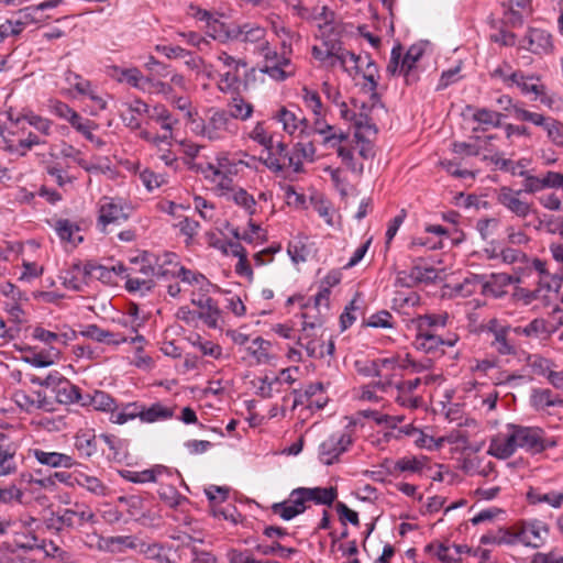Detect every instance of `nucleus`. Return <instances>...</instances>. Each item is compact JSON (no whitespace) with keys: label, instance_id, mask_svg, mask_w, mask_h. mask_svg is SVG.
<instances>
[{"label":"nucleus","instance_id":"nucleus-57","mask_svg":"<svg viewBox=\"0 0 563 563\" xmlns=\"http://www.w3.org/2000/svg\"><path fill=\"white\" fill-rule=\"evenodd\" d=\"M37 399L32 398L24 390H16L13 394L14 402L25 411H32L33 409H40L44 407L45 397L40 391L36 393Z\"/></svg>","mask_w":563,"mask_h":563},{"label":"nucleus","instance_id":"nucleus-28","mask_svg":"<svg viewBox=\"0 0 563 563\" xmlns=\"http://www.w3.org/2000/svg\"><path fill=\"white\" fill-rule=\"evenodd\" d=\"M314 152V146L310 141L297 142L288 156V168L291 169L294 174L302 172L303 163L311 162Z\"/></svg>","mask_w":563,"mask_h":563},{"label":"nucleus","instance_id":"nucleus-21","mask_svg":"<svg viewBox=\"0 0 563 563\" xmlns=\"http://www.w3.org/2000/svg\"><path fill=\"white\" fill-rule=\"evenodd\" d=\"M256 52L263 57V65L260 70L267 74L269 77L280 80L282 79V57L278 55L277 48L272 47L269 42H263L256 46Z\"/></svg>","mask_w":563,"mask_h":563},{"label":"nucleus","instance_id":"nucleus-53","mask_svg":"<svg viewBox=\"0 0 563 563\" xmlns=\"http://www.w3.org/2000/svg\"><path fill=\"white\" fill-rule=\"evenodd\" d=\"M494 136H487L486 139L477 137L474 142H457L453 144V152L460 155L476 156L479 155L483 150H486L488 141L493 140Z\"/></svg>","mask_w":563,"mask_h":563},{"label":"nucleus","instance_id":"nucleus-31","mask_svg":"<svg viewBox=\"0 0 563 563\" xmlns=\"http://www.w3.org/2000/svg\"><path fill=\"white\" fill-rule=\"evenodd\" d=\"M32 454L38 463L54 468H70L76 464L75 460L70 455L64 453L46 452L41 449H33Z\"/></svg>","mask_w":563,"mask_h":563},{"label":"nucleus","instance_id":"nucleus-42","mask_svg":"<svg viewBox=\"0 0 563 563\" xmlns=\"http://www.w3.org/2000/svg\"><path fill=\"white\" fill-rule=\"evenodd\" d=\"M424 551L428 554L435 556L442 563H461L459 549H452V547L444 543L433 542L427 544Z\"/></svg>","mask_w":563,"mask_h":563},{"label":"nucleus","instance_id":"nucleus-15","mask_svg":"<svg viewBox=\"0 0 563 563\" xmlns=\"http://www.w3.org/2000/svg\"><path fill=\"white\" fill-rule=\"evenodd\" d=\"M339 62L345 71L352 74L353 71L358 73L364 62H366L367 73L364 75L365 79L371 82L372 88H376L377 81L374 73L376 71L375 64L366 57L363 59L361 56L355 55L349 51H342L334 57V63Z\"/></svg>","mask_w":563,"mask_h":563},{"label":"nucleus","instance_id":"nucleus-61","mask_svg":"<svg viewBox=\"0 0 563 563\" xmlns=\"http://www.w3.org/2000/svg\"><path fill=\"white\" fill-rule=\"evenodd\" d=\"M157 493L159 498L172 508L181 507L188 503L186 497L181 496L175 487L169 485H162Z\"/></svg>","mask_w":563,"mask_h":563},{"label":"nucleus","instance_id":"nucleus-36","mask_svg":"<svg viewBox=\"0 0 563 563\" xmlns=\"http://www.w3.org/2000/svg\"><path fill=\"white\" fill-rule=\"evenodd\" d=\"M449 314L446 312L441 313H428L413 318L411 324L416 331H428L444 328L448 324Z\"/></svg>","mask_w":563,"mask_h":563},{"label":"nucleus","instance_id":"nucleus-59","mask_svg":"<svg viewBox=\"0 0 563 563\" xmlns=\"http://www.w3.org/2000/svg\"><path fill=\"white\" fill-rule=\"evenodd\" d=\"M314 21L320 31V36L328 37L335 31L334 13L325 7L314 16Z\"/></svg>","mask_w":563,"mask_h":563},{"label":"nucleus","instance_id":"nucleus-48","mask_svg":"<svg viewBox=\"0 0 563 563\" xmlns=\"http://www.w3.org/2000/svg\"><path fill=\"white\" fill-rule=\"evenodd\" d=\"M15 454L16 448L10 442L0 449V476H7L16 472Z\"/></svg>","mask_w":563,"mask_h":563},{"label":"nucleus","instance_id":"nucleus-45","mask_svg":"<svg viewBox=\"0 0 563 563\" xmlns=\"http://www.w3.org/2000/svg\"><path fill=\"white\" fill-rule=\"evenodd\" d=\"M428 459L423 455H408L395 463V471L401 473H420L427 467Z\"/></svg>","mask_w":563,"mask_h":563},{"label":"nucleus","instance_id":"nucleus-17","mask_svg":"<svg viewBox=\"0 0 563 563\" xmlns=\"http://www.w3.org/2000/svg\"><path fill=\"white\" fill-rule=\"evenodd\" d=\"M511 328L500 323L497 319H493L487 324V331L492 334V347L501 355H510L516 351L515 344L509 340L508 335Z\"/></svg>","mask_w":563,"mask_h":563},{"label":"nucleus","instance_id":"nucleus-11","mask_svg":"<svg viewBox=\"0 0 563 563\" xmlns=\"http://www.w3.org/2000/svg\"><path fill=\"white\" fill-rule=\"evenodd\" d=\"M523 177L522 191L526 194H536L543 189H562L563 191V174L549 170L542 176H536L528 170L518 172Z\"/></svg>","mask_w":563,"mask_h":563},{"label":"nucleus","instance_id":"nucleus-38","mask_svg":"<svg viewBox=\"0 0 563 563\" xmlns=\"http://www.w3.org/2000/svg\"><path fill=\"white\" fill-rule=\"evenodd\" d=\"M81 335L86 336L88 339H91L93 341H97V342L115 344V345L128 341L126 336H124L120 333H114V332H111L108 330H103L96 324L87 325L81 331Z\"/></svg>","mask_w":563,"mask_h":563},{"label":"nucleus","instance_id":"nucleus-4","mask_svg":"<svg viewBox=\"0 0 563 563\" xmlns=\"http://www.w3.org/2000/svg\"><path fill=\"white\" fill-rule=\"evenodd\" d=\"M217 60L220 64L217 69L219 74L218 89L223 93L238 92L241 84L239 70L241 67H245L246 63L243 59L234 58L225 52H221L217 56Z\"/></svg>","mask_w":563,"mask_h":563},{"label":"nucleus","instance_id":"nucleus-13","mask_svg":"<svg viewBox=\"0 0 563 563\" xmlns=\"http://www.w3.org/2000/svg\"><path fill=\"white\" fill-rule=\"evenodd\" d=\"M474 279L481 285L483 295L494 298L503 297L509 285L520 283V277H514L506 273H493L489 276L476 275Z\"/></svg>","mask_w":563,"mask_h":563},{"label":"nucleus","instance_id":"nucleus-52","mask_svg":"<svg viewBox=\"0 0 563 563\" xmlns=\"http://www.w3.org/2000/svg\"><path fill=\"white\" fill-rule=\"evenodd\" d=\"M206 178H210L217 175L235 174L236 166L233 164L228 156L221 155L217 157V164L208 163L206 167L201 168Z\"/></svg>","mask_w":563,"mask_h":563},{"label":"nucleus","instance_id":"nucleus-62","mask_svg":"<svg viewBox=\"0 0 563 563\" xmlns=\"http://www.w3.org/2000/svg\"><path fill=\"white\" fill-rule=\"evenodd\" d=\"M176 277L180 278L183 283H186L188 285L199 286L200 290H203V291H208V288L210 286L209 280L202 274L187 269L184 266L179 267V271H178V274Z\"/></svg>","mask_w":563,"mask_h":563},{"label":"nucleus","instance_id":"nucleus-37","mask_svg":"<svg viewBox=\"0 0 563 563\" xmlns=\"http://www.w3.org/2000/svg\"><path fill=\"white\" fill-rule=\"evenodd\" d=\"M335 147H338V156L341 158L342 163L352 172H362L363 165L355 162V153L358 154V147L356 144V137L354 136L353 140H346L340 144H338Z\"/></svg>","mask_w":563,"mask_h":563},{"label":"nucleus","instance_id":"nucleus-23","mask_svg":"<svg viewBox=\"0 0 563 563\" xmlns=\"http://www.w3.org/2000/svg\"><path fill=\"white\" fill-rule=\"evenodd\" d=\"M227 35L231 40L254 44L255 47L261 45V43L266 42L265 29L253 23H243L241 25H234L227 31Z\"/></svg>","mask_w":563,"mask_h":563},{"label":"nucleus","instance_id":"nucleus-58","mask_svg":"<svg viewBox=\"0 0 563 563\" xmlns=\"http://www.w3.org/2000/svg\"><path fill=\"white\" fill-rule=\"evenodd\" d=\"M66 80L79 93L89 95L92 100H96L99 103L100 108H106V102L101 98L95 96L90 90V82L88 80L82 79L79 75L71 71L66 74Z\"/></svg>","mask_w":563,"mask_h":563},{"label":"nucleus","instance_id":"nucleus-41","mask_svg":"<svg viewBox=\"0 0 563 563\" xmlns=\"http://www.w3.org/2000/svg\"><path fill=\"white\" fill-rule=\"evenodd\" d=\"M287 253L291 262L299 265L309 258L312 247L307 238H296L289 242Z\"/></svg>","mask_w":563,"mask_h":563},{"label":"nucleus","instance_id":"nucleus-27","mask_svg":"<svg viewBox=\"0 0 563 563\" xmlns=\"http://www.w3.org/2000/svg\"><path fill=\"white\" fill-rule=\"evenodd\" d=\"M146 262L155 263V276L158 278L176 277L180 267L177 255L167 252L161 255L154 254V256L147 257Z\"/></svg>","mask_w":563,"mask_h":563},{"label":"nucleus","instance_id":"nucleus-43","mask_svg":"<svg viewBox=\"0 0 563 563\" xmlns=\"http://www.w3.org/2000/svg\"><path fill=\"white\" fill-rule=\"evenodd\" d=\"M416 338L412 342L418 351L424 353H434L439 350L442 343V338L428 331H416Z\"/></svg>","mask_w":563,"mask_h":563},{"label":"nucleus","instance_id":"nucleus-12","mask_svg":"<svg viewBox=\"0 0 563 563\" xmlns=\"http://www.w3.org/2000/svg\"><path fill=\"white\" fill-rule=\"evenodd\" d=\"M352 444V437L349 432L331 434L319 446V459L325 465L334 463Z\"/></svg>","mask_w":563,"mask_h":563},{"label":"nucleus","instance_id":"nucleus-47","mask_svg":"<svg viewBox=\"0 0 563 563\" xmlns=\"http://www.w3.org/2000/svg\"><path fill=\"white\" fill-rule=\"evenodd\" d=\"M174 411L161 402H155L151 407L146 408L143 406L141 421L146 423H153L159 420H167L172 418Z\"/></svg>","mask_w":563,"mask_h":563},{"label":"nucleus","instance_id":"nucleus-55","mask_svg":"<svg viewBox=\"0 0 563 563\" xmlns=\"http://www.w3.org/2000/svg\"><path fill=\"white\" fill-rule=\"evenodd\" d=\"M148 118L157 123H161L162 129L166 132H172L174 125L178 123V120L174 118L163 104H155L153 108H151Z\"/></svg>","mask_w":563,"mask_h":563},{"label":"nucleus","instance_id":"nucleus-22","mask_svg":"<svg viewBox=\"0 0 563 563\" xmlns=\"http://www.w3.org/2000/svg\"><path fill=\"white\" fill-rule=\"evenodd\" d=\"M440 278V273L434 267L415 266L409 274L399 272L397 274V284L405 287H413L417 284H431Z\"/></svg>","mask_w":563,"mask_h":563},{"label":"nucleus","instance_id":"nucleus-1","mask_svg":"<svg viewBox=\"0 0 563 563\" xmlns=\"http://www.w3.org/2000/svg\"><path fill=\"white\" fill-rule=\"evenodd\" d=\"M423 368V365L411 360L408 353H397L372 361L367 374L376 375L383 379L378 383V386L386 389L394 385L395 378L406 373H420Z\"/></svg>","mask_w":563,"mask_h":563},{"label":"nucleus","instance_id":"nucleus-29","mask_svg":"<svg viewBox=\"0 0 563 563\" xmlns=\"http://www.w3.org/2000/svg\"><path fill=\"white\" fill-rule=\"evenodd\" d=\"M527 499L530 505L547 504L558 509L563 505V490H544L541 487H530L527 492Z\"/></svg>","mask_w":563,"mask_h":563},{"label":"nucleus","instance_id":"nucleus-16","mask_svg":"<svg viewBox=\"0 0 563 563\" xmlns=\"http://www.w3.org/2000/svg\"><path fill=\"white\" fill-rule=\"evenodd\" d=\"M519 542L526 547L539 548L541 547L549 534L547 523L541 520H530L523 522L518 527Z\"/></svg>","mask_w":563,"mask_h":563},{"label":"nucleus","instance_id":"nucleus-49","mask_svg":"<svg viewBox=\"0 0 563 563\" xmlns=\"http://www.w3.org/2000/svg\"><path fill=\"white\" fill-rule=\"evenodd\" d=\"M233 95L234 96L228 104L230 111L228 115L243 121L249 119L253 113L252 103L247 102L238 92Z\"/></svg>","mask_w":563,"mask_h":563},{"label":"nucleus","instance_id":"nucleus-3","mask_svg":"<svg viewBox=\"0 0 563 563\" xmlns=\"http://www.w3.org/2000/svg\"><path fill=\"white\" fill-rule=\"evenodd\" d=\"M427 46V43L413 44L408 48L404 57L401 54V47H394L390 53L387 71L393 76H404L408 84L415 81L417 79V64L424 55Z\"/></svg>","mask_w":563,"mask_h":563},{"label":"nucleus","instance_id":"nucleus-25","mask_svg":"<svg viewBox=\"0 0 563 563\" xmlns=\"http://www.w3.org/2000/svg\"><path fill=\"white\" fill-rule=\"evenodd\" d=\"M518 46L534 54L548 53L552 49V37L543 30L533 29L518 43Z\"/></svg>","mask_w":563,"mask_h":563},{"label":"nucleus","instance_id":"nucleus-54","mask_svg":"<svg viewBox=\"0 0 563 563\" xmlns=\"http://www.w3.org/2000/svg\"><path fill=\"white\" fill-rule=\"evenodd\" d=\"M75 446L82 456H92L97 452L96 435L91 431H79L75 437Z\"/></svg>","mask_w":563,"mask_h":563},{"label":"nucleus","instance_id":"nucleus-40","mask_svg":"<svg viewBox=\"0 0 563 563\" xmlns=\"http://www.w3.org/2000/svg\"><path fill=\"white\" fill-rule=\"evenodd\" d=\"M55 396L59 404L68 405L77 402L82 406L84 395L76 385L71 384L66 378L58 384Z\"/></svg>","mask_w":563,"mask_h":563},{"label":"nucleus","instance_id":"nucleus-8","mask_svg":"<svg viewBox=\"0 0 563 563\" xmlns=\"http://www.w3.org/2000/svg\"><path fill=\"white\" fill-rule=\"evenodd\" d=\"M517 450L515 423H507L490 438L487 453L496 459L506 460Z\"/></svg>","mask_w":563,"mask_h":563},{"label":"nucleus","instance_id":"nucleus-60","mask_svg":"<svg viewBox=\"0 0 563 563\" xmlns=\"http://www.w3.org/2000/svg\"><path fill=\"white\" fill-rule=\"evenodd\" d=\"M58 356L59 351L51 346L48 352L33 353L32 355L24 356L23 361L34 367H47L52 365Z\"/></svg>","mask_w":563,"mask_h":563},{"label":"nucleus","instance_id":"nucleus-35","mask_svg":"<svg viewBox=\"0 0 563 563\" xmlns=\"http://www.w3.org/2000/svg\"><path fill=\"white\" fill-rule=\"evenodd\" d=\"M307 501L316 505L331 506L338 497V489L329 487H301Z\"/></svg>","mask_w":563,"mask_h":563},{"label":"nucleus","instance_id":"nucleus-6","mask_svg":"<svg viewBox=\"0 0 563 563\" xmlns=\"http://www.w3.org/2000/svg\"><path fill=\"white\" fill-rule=\"evenodd\" d=\"M515 430L518 449L540 453L556 445V440L547 437L541 428L515 424Z\"/></svg>","mask_w":563,"mask_h":563},{"label":"nucleus","instance_id":"nucleus-39","mask_svg":"<svg viewBox=\"0 0 563 563\" xmlns=\"http://www.w3.org/2000/svg\"><path fill=\"white\" fill-rule=\"evenodd\" d=\"M284 131L297 139L309 134L306 119L286 109H284Z\"/></svg>","mask_w":563,"mask_h":563},{"label":"nucleus","instance_id":"nucleus-63","mask_svg":"<svg viewBox=\"0 0 563 563\" xmlns=\"http://www.w3.org/2000/svg\"><path fill=\"white\" fill-rule=\"evenodd\" d=\"M87 277L82 276V266L79 264H74L64 277V286L69 289L79 291L82 288V285L86 284Z\"/></svg>","mask_w":563,"mask_h":563},{"label":"nucleus","instance_id":"nucleus-34","mask_svg":"<svg viewBox=\"0 0 563 563\" xmlns=\"http://www.w3.org/2000/svg\"><path fill=\"white\" fill-rule=\"evenodd\" d=\"M322 386L310 385L303 393H296L294 398V407L299 405L306 406L309 409H321L325 405V398L321 395Z\"/></svg>","mask_w":563,"mask_h":563},{"label":"nucleus","instance_id":"nucleus-5","mask_svg":"<svg viewBox=\"0 0 563 563\" xmlns=\"http://www.w3.org/2000/svg\"><path fill=\"white\" fill-rule=\"evenodd\" d=\"M251 137L263 146L258 154V161L272 172L280 173L282 142L274 144L273 136L266 132L262 123L255 125Z\"/></svg>","mask_w":563,"mask_h":563},{"label":"nucleus","instance_id":"nucleus-44","mask_svg":"<svg viewBox=\"0 0 563 563\" xmlns=\"http://www.w3.org/2000/svg\"><path fill=\"white\" fill-rule=\"evenodd\" d=\"M115 405L114 399L102 390H95L93 394H85L82 406H92L96 410L110 411Z\"/></svg>","mask_w":563,"mask_h":563},{"label":"nucleus","instance_id":"nucleus-14","mask_svg":"<svg viewBox=\"0 0 563 563\" xmlns=\"http://www.w3.org/2000/svg\"><path fill=\"white\" fill-rule=\"evenodd\" d=\"M449 236L448 230L440 224H429L424 228L423 233L412 238L409 247H422L429 251L440 250L443 247V241Z\"/></svg>","mask_w":563,"mask_h":563},{"label":"nucleus","instance_id":"nucleus-24","mask_svg":"<svg viewBox=\"0 0 563 563\" xmlns=\"http://www.w3.org/2000/svg\"><path fill=\"white\" fill-rule=\"evenodd\" d=\"M394 384L397 389V396L395 399L399 406L416 409L421 405L422 399L416 394L417 389L422 384V379L420 377Z\"/></svg>","mask_w":563,"mask_h":563},{"label":"nucleus","instance_id":"nucleus-18","mask_svg":"<svg viewBox=\"0 0 563 563\" xmlns=\"http://www.w3.org/2000/svg\"><path fill=\"white\" fill-rule=\"evenodd\" d=\"M504 80L508 85L517 86L523 95L529 96L532 100L540 99L543 101L544 86L538 77L526 76L521 71H516L505 77Z\"/></svg>","mask_w":563,"mask_h":563},{"label":"nucleus","instance_id":"nucleus-10","mask_svg":"<svg viewBox=\"0 0 563 563\" xmlns=\"http://www.w3.org/2000/svg\"><path fill=\"white\" fill-rule=\"evenodd\" d=\"M131 208L121 198L102 197L99 201V224L104 231L108 224L121 223L130 216Z\"/></svg>","mask_w":563,"mask_h":563},{"label":"nucleus","instance_id":"nucleus-33","mask_svg":"<svg viewBox=\"0 0 563 563\" xmlns=\"http://www.w3.org/2000/svg\"><path fill=\"white\" fill-rule=\"evenodd\" d=\"M536 305L533 310L548 308L555 300L558 287L552 286L550 279L540 278L537 287L532 289Z\"/></svg>","mask_w":563,"mask_h":563},{"label":"nucleus","instance_id":"nucleus-64","mask_svg":"<svg viewBox=\"0 0 563 563\" xmlns=\"http://www.w3.org/2000/svg\"><path fill=\"white\" fill-rule=\"evenodd\" d=\"M539 126H543L547 131L548 137L556 145H563V124L552 118L544 117V123Z\"/></svg>","mask_w":563,"mask_h":563},{"label":"nucleus","instance_id":"nucleus-56","mask_svg":"<svg viewBox=\"0 0 563 563\" xmlns=\"http://www.w3.org/2000/svg\"><path fill=\"white\" fill-rule=\"evenodd\" d=\"M82 276L87 278H95L108 285L114 284V279L109 267L90 262L82 266Z\"/></svg>","mask_w":563,"mask_h":563},{"label":"nucleus","instance_id":"nucleus-46","mask_svg":"<svg viewBox=\"0 0 563 563\" xmlns=\"http://www.w3.org/2000/svg\"><path fill=\"white\" fill-rule=\"evenodd\" d=\"M75 483L99 497H103L109 494V488L96 476L79 473L75 476Z\"/></svg>","mask_w":563,"mask_h":563},{"label":"nucleus","instance_id":"nucleus-20","mask_svg":"<svg viewBox=\"0 0 563 563\" xmlns=\"http://www.w3.org/2000/svg\"><path fill=\"white\" fill-rule=\"evenodd\" d=\"M522 190H514L509 187H501L497 195L498 202L507 210L512 212L519 218H526L530 211L531 206L526 200L521 199Z\"/></svg>","mask_w":563,"mask_h":563},{"label":"nucleus","instance_id":"nucleus-7","mask_svg":"<svg viewBox=\"0 0 563 563\" xmlns=\"http://www.w3.org/2000/svg\"><path fill=\"white\" fill-rule=\"evenodd\" d=\"M562 311L556 307L549 318H536L526 327H517L514 331L527 338L548 340L563 325V316H558Z\"/></svg>","mask_w":563,"mask_h":563},{"label":"nucleus","instance_id":"nucleus-32","mask_svg":"<svg viewBox=\"0 0 563 563\" xmlns=\"http://www.w3.org/2000/svg\"><path fill=\"white\" fill-rule=\"evenodd\" d=\"M309 507L306 495L302 488L298 487L289 494L288 498L284 500V520H291L296 516L306 511Z\"/></svg>","mask_w":563,"mask_h":563},{"label":"nucleus","instance_id":"nucleus-30","mask_svg":"<svg viewBox=\"0 0 563 563\" xmlns=\"http://www.w3.org/2000/svg\"><path fill=\"white\" fill-rule=\"evenodd\" d=\"M530 404L538 411H544L550 407H562L563 399L549 388H534L530 395Z\"/></svg>","mask_w":563,"mask_h":563},{"label":"nucleus","instance_id":"nucleus-19","mask_svg":"<svg viewBox=\"0 0 563 563\" xmlns=\"http://www.w3.org/2000/svg\"><path fill=\"white\" fill-rule=\"evenodd\" d=\"M230 119L224 110H210V117L203 124L201 133L210 141L222 140L229 132Z\"/></svg>","mask_w":563,"mask_h":563},{"label":"nucleus","instance_id":"nucleus-9","mask_svg":"<svg viewBox=\"0 0 563 563\" xmlns=\"http://www.w3.org/2000/svg\"><path fill=\"white\" fill-rule=\"evenodd\" d=\"M57 530L62 528L79 529L86 525H96L97 517L91 508L85 504L75 503L71 508L64 509L56 518Z\"/></svg>","mask_w":563,"mask_h":563},{"label":"nucleus","instance_id":"nucleus-26","mask_svg":"<svg viewBox=\"0 0 563 563\" xmlns=\"http://www.w3.org/2000/svg\"><path fill=\"white\" fill-rule=\"evenodd\" d=\"M191 303L199 308L198 318L203 320L209 328L218 327L221 312L212 298L205 295L196 297L192 292Z\"/></svg>","mask_w":563,"mask_h":563},{"label":"nucleus","instance_id":"nucleus-50","mask_svg":"<svg viewBox=\"0 0 563 563\" xmlns=\"http://www.w3.org/2000/svg\"><path fill=\"white\" fill-rule=\"evenodd\" d=\"M55 230L62 241H67L73 244L82 241V238L78 235L79 227L68 219H59L55 223Z\"/></svg>","mask_w":563,"mask_h":563},{"label":"nucleus","instance_id":"nucleus-2","mask_svg":"<svg viewBox=\"0 0 563 563\" xmlns=\"http://www.w3.org/2000/svg\"><path fill=\"white\" fill-rule=\"evenodd\" d=\"M335 106L340 110V117L354 126L358 155L365 159L373 157L374 146L371 137L377 133L375 124L365 113L352 111L342 99Z\"/></svg>","mask_w":563,"mask_h":563},{"label":"nucleus","instance_id":"nucleus-51","mask_svg":"<svg viewBox=\"0 0 563 563\" xmlns=\"http://www.w3.org/2000/svg\"><path fill=\"white\" fill-rule=\"evenodd\" d=\"M528 366L534 374L543 376L547 379H549V377L558 367L552 360L543 357L539 354H533L528 357Z\"/></svg>","mask_w":563,"mask_h":563}]
</instances>
